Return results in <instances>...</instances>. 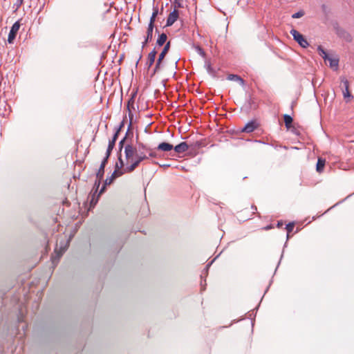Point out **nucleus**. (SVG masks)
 Wrapping results in <instances>:
<instances>
[{
    "mask_svg": "<svg viewBox=\"0 0 354 354\" xmlns=\"http://www.w3.org/2000/svg\"><path fill=\"white\" fill-rule=\"evenodd\" d=\"M227 79L230 81L237 82L242 86L245 84V81L238 75L230 74L227 76Z\"/></svg>",
    "mask_w": 354,
    "mask_h": 354,
    "instance_id": "nucleus-17",
    "label": "nucleus"
},
{
    "mask_svg": "<svg viewBox=\"0 0 354 354\" xmlns=\"http://www.w3.org/2000/svg\"><path fill=\"white\" fill-rule=\"evenodd\" d=\"M327 9H328V8H327V6H326V5H325V4L322 5V11H323L325 14H326V13H327Z\"/></svg>",
    "mask_w": 354,
    "mask_h": 354,
    "instance_id": "nucleus-40",
    "label": "nucleus"
},
{
    "mask_svg": "<svg viewBox=\"0 0 354 354\" xmlns=\"http://www.w3.org/2000/svg\"><path fill=\"white\" fill-rule=\"evenodd\" d=\"M317 51L319 53V55L325 60L326 61L327 59H328L329 55L327 54L326 50L322 48V46H318L317 47Z\"/></svg>",
    "mask_w": 354,
    "mask_h": 354,
    "instance_id": "nucleus-24",
    "label": "nucleus"
},
{
    "mask_svg": "<svg viewBox=\"0 0 354 354\" xmlns=\"http://www.w3.org/2000/svg\"><path fill=\"white\" fill-rule=\"evenodd\" d=\"M337 203H335V205H333V206H331V207H330V209L333 208V207H335V206H337Z\"/></svg>",
    "mask_w": 354,
    "mask_h": 354,
    "instance_id": "nucleus-46",
    "label": "nucleus"
},
{
    "mask_svg": "<svg viewBox=\"0 0 354 354\" xmlns=\"http://www.w3.org/2000/svg\"><path fill=\"white\" fill-rule=\"evenodd\" d=\"M326 61L329 62L330 67H334V66L337 67L338 66V63H339L338 59L331 58L330 57H329Z\"/></svg>",
    "mask_w": 354,
    "mask_h": 354,
    "instance_id": "nucleus-26",
    "label": "nucleus"
},
{
    "mask_svg": "<svg viewBox=\"0 0 354 354\" xmlns=\"http://www.w3.org/2000/svg\"><path fill=\"white\" fill-rule=\"evenodd\" d=\"M23 3V0H16V2L14 3V7L17 10Z\"/></svg>",
    "mask_w": 354,
    "mask_h": 354,
    "instance_id": "nucleus-38",
    "label": "nucleus"
},
{
    "mask_svg": "<svg viewBox=\"0 0 354 354\" xmlns=\"http://www.w3.org/2000/svg\"><path fill=\"white\" fill-rule=\"evenodd\" d=\"M149 41H147V39H145V41L142 44V49H143L145 47V46L147 45V44Z\"/></svg>",
    "mask_w": 354,
    "mask_h": 354,
    "instance_id": "nucleus-41",
    "label": "nucleus"
},
{
    "mask_svg": "<svg viewBox=\"0 0 354 354\" xmlns=\"http://www.w3.org/2000/svg\"><path fill=\"white\" fill-rule=\"evenodd\" d=\"M162 60L163 59H160V58H158L155 68L153 69V75L155 74L159 70Z\"/></svg>",
    "mask_w": 354,
    "mask_h": 354,
    "instance_id": "nucleus-29",
    "label": "nucleus"
},
{
    "mask_svg": "<svg viewBox=\"0 0 354 354\" xmlns=\"http://www.w3.org/2000/svg\"><path fill=\"white\" fill-rule=\"evenodd\" d=\"M283 120H284V122H285L286 127L288 129H290V127H291L292 122L293 121L292 118L290 115L285 114L283 115Z\"/></svg>",
    "mask_w": 354,
    "mask_h": 354,
    "instance_id": "nucleus-23",
    "label": "nucleus"
},
{
    "mask_svg": "<svg viewBox=\"0 0 354 354\" xmlns=\"http://www.w3.org/2000/svg\"><path fill=\"white\" fill-rule=\"evenodd\" d=\"M68 247V242L61 243L59 248H58L57 245L56 246L55 249V254H53L51 257L52 262L53 264H57L60 259V257L62 256V254L64 253V252L67 250Z\"/></svg>",
    "mask_w": 354,
    "mask_h": 354,
    "instance_id": "nucleus-3",
    "label": "nucleus"
},
{
    "mask_svg": "<svg viewBox=\"0 0 354 354\" xmlns=\"http://www.w3.org/2000/svg\"><path fill=\"white\" fill-rule=\"evenodd\" d=\"M295 224L294 223H289L286 226V230H287L288 234L290 233L294 228ZM289 235L287 234V238L288 239Z\"/></svg>",
    "mask_w": 354,
    "mask_h": 354,
    "instance_id": "nucleus-28",
    "label": "nucleus"
},
{
    "mask_svg": "<svg viewBox=\"0 0 354 354\" xmlns=\"http://www.w3.org/2000/svg\"><path fill=\"white\" fill-rule=\"evenodd\" d=\"M282 225H283L282 221H278L277 226H278L279 227H281V226H282Z\"/></svg>",
    "mask_w": 354,
    "mask_h": 354,
    "instance_id": "nucleus-44",
    "label": "nucleus"
},
{
    "mask_svg": "<svg viewBox=\"0 0 354 354\" xmlns=\"http://www.w3.org/2000/svg\"><path fill=\"white\" fill-rule=\"evenodd\" d=\"M102 179L97 178L95 180L93 189L91 190L90 194L88 195V199L90 200V207H93L97 204L99 197L101 194H99L98 189L101 184V180Z\"/></svg>",
    "mask_w": 354,
    "mask_h": 354,
    "instance_id": "nucleus-2",
    "label": "nucleus"
},
{
    "mask_svg": "<svg viewBox=\"0 0 354 354\" xmlns=\"http://www.w3.org/2000/svg\"><path fill=\"white\" fill-rule=\"evenodd\" d=\"M124 163L122 158L121 154L118 157V162L115 164V169L121 171L120 169L124 167Z\"/></svg>",
    "mask_w": 354,
    "mask_h": 354,
    "instance_id": "nucleus-25",
    "label": "nucleus"
},
{
    "mask_svg": "<svg viewBox=\"0 0 354 354\" xmlns=\"http://www.w3.org/2000/svg\"><path fill=\"white\" fill-rule=\"evenodd\" d=\"M124 172H125L124 170V171H119L118 169H115V171L113 172L112 175L109 178H107L105 180L104 184L101 187V189H100V190L99 192V194H103L105 192L106 185H109L113 183V181L116 178L122 176Z\"/></svg>",
    "mask_w": 354,
    "mask_h": 354,
    "instance_id": "nucleus-5",
    "label": "nucleus"
},
{
    "mask_svg": "<svg viewBox=\"0 0 354 354\" xmlns=\"http://www.w3.org/2000/svg\"><path fill=\"white\" fill-rule=\"evenodd\" d=\"M341 82L343 84L344 88H349V82L345 77H341Z\"/></svg>",
    "mask_w": 354,
    "mask_h": 354,
    "instance_id": "nucleus-34",
    "label": "nucleus"
},
{
    "mask_svg": "<svg viewBox=\"0 0 354 354\" xmlns=\"http://www.w3.org/2000/svg\"><path fill=\"white\" fill-rule=\"evenodd\" d=\"M342 92H343V95H344V98H347V97H348V98H353V95L351 94V93H350V91H349L348 88H344V89L342 91Z\"/></svg>",
    "mask_w": 354,
    "mask_h": 354,
    "instance_id": "nucleus-30",
    "label": "nucleus"
},
{
    "mask_svg": "<svg viewBox=\"0 0 354 354\" xmlns=\"http://www.w3.org/2000/svg\"><path fill=\"white\" fill-rule=\"evenodd\" d=\"M156 149H152L150 148V150H148V151H145V152H149V155L147 156L149 158L151 157V158H156L157 157V153L156 152Z\"/></svg>",
    "mask_w": 354,
    "mask_h": 354,
    "instance_id": "nucleus-31",
    "label": "nucleus"
},
{
    "mask_svg": "<svg viewBox=\"0 0 354 354\" xmlns=\"http://www.w3.org/2000/svg\"><path fill=\"white\" fill-rule=\"evenodd\" d=\"M131 125H132V120H129V126H128V129H127V133L125 134V136L124 137H127L129 133H130V129L131 127Z\"/></svg>",
    "mask_w": 354,
    "mask_h": 354,
    "instance_id": "nucleus-39",
    "label": "nucleus"
},
{
    "mask_svg": "<svg viewBox=\"0 0 354 354\" xmlns=\"http://www.w3.org/2000/svg\"><path fill=\"white\" fill-rule=\"evenodd\" d=\"M337 203H335V205H333V206H331V207H330V209L333 208V207H335V206H337Z\"/></svg>",
    "mask_w": 354,
    "mask_h": 354,
    "instance_id": "nucleus-47",
    "label": "nucleus"
},
{
    "mask_svg": "<svg viewBox=\"0 0 354 354\" xmlns=\"http://www.w3.org/2000/svg\"><path fill=\"white\" fill-rule=\"evenodd\" d=\"M337 203H335V205H333V206H331V207H330V209L333 208V207H335V206H337Z\"/></svg>",
    "mask_w": 354,
    "mask_h": 354,
    "instance_id": "nucleus-50",
    "label": "nucleus"
},
{
    "mask_svg": "<svg viewBox=\"0 0 354 354\" xmlns=\"http://www.w3.org/2000/svg\"><path fill=\"white\" fill-rule=\"evenodd\" d=\"M19 28H20V23L19 21L15 22L13 24V25L12 26V27L10 30L9 34H8V42L9 44L13 43V41L16 37L17 33Z\"/></svg>",
    "mask_w": 354,
    "mask_h": 354,
    "instance_id": "nucleus-7",
    "label": "nucleus"
},
{
    "mask_svg": "<svg viewBox=\"0 0 354 354\" xmlns=\"http://www.w3.org/2000/svg\"><path fill=\"white\" fill-rule=\"evenodd\" d=\"M334 28L338 37L347 42H351L352 41L351 35L346 30L339 27L338 24H336Z\"/></svg>",
    "mask_w": 354,
    "mask_h": 354,
    "instance_id": "nucleus-6",
    "label": "nucleus"
},
{
    "mask_svg": "<svg viewBox=\"0 0 354 354\" xmlns=\"http://www.w3.org/2000/svg\"><path fill=\"white\" fill-rule=\"evenodd\" d=\"M217 258L215 257L213 260H212L209 263L207 264L205 268L204 269V272L205 273V274H207V272H208V270L209 268V267L212 266V264L214 263V261H215V259Z\"/></svg>",
    "mask_w": 354,
    "mask_h": 354,
    "instance_id": "nucleus-36",
    "label": "nucleus"
},
{
    "mask_svg": "<svg viewBox=\"0 0 354 354\" xmlns=\"http://www.w3.org/2000/svg\"><path fill=\"white\" fill-rule=\"evenodd\" d=\"M117 133H114L111 140H109L108 147L106 152V156L110 157L111 153L115 147V142L118 139Z\"/></svg>",
    "mask_w": 354,
    "mask_h": 354,
    "instance_id": "nucleus-13",
    "label": "nucleus"
},
{
    "mask_svg": "<svg viewBox=\"0 0 354 354\" xmlns=\"http://www.w3.org/2000/svg\"><path fill=\"white\" fill-rule=\"evenodd\" d=\"M158 14V7H153V12L150 17L149 25H154V22L156 21V18Z\"/></svg>",
    "mask_w": 354,
    "mask_h": 354,
    "instance_id": "nucleus-22",
    "label": "nucleus"
},
{
    "mask_svg": "<svg viewBox=\"0 0 354 354\" xmlns=\"http://www.w3.org/2000/svg\"><path fill=\"white\" fill-rule=\"evenodd\" d=\"M125 140H126V137H124L120 142H119V145H118V149H119V151L121 152L123 147H124V143L125 142Z\"/></svg>",
    "mask_w": 354,
    "mask_h": 354,
    "instance_id": "nucleus-37",
    "label": "nucleus"
},
{
    "mask_svg": "<svg viewBox=\"0 0 354 354\" xmlns=\"http://www.w3.org/2000/svg\"><path fill=\"white\" fill-rule=\"evenodd\" d=\"M337 203H335V205H333V206H331V207H330V209L333 208V207H335V206H337Z\"/></svg>",
    "mask_w": 354,
    "mask_h": 354,
    "instance_id": "nucleus-48",
    "label": "nucleus"
},
{
    "mask_svg": "<svg viewBox=\"0 0 354 354\" xmlns=\"http://www.w3.org/2000/svg\"><path fill=\"white\" fill-rule=\"evenodd\" d=\"M174 9L178 10V8H183L182 0H174L173 1Z\"/></svg>",
    "mask_w": 354,
    "mask_h": 354,
    "instance_id": "nucleus-27",
    "label": "nucleus"
},
{
    "mask_svg": "<svg viewBox=\"0 0 354 354\" xmlns=\"http://www.w3.org/2000/svg\"><path fill=\"white\" fill-rule=\"evenodd\" d=\"M154 25H148L147 30V36L145 39L147 41H151L153 39V31Z\"/></svg>",
    "mask_w": 354,
    "mask_h": 354,
    "instance_id": "nucleus-21",
    "label": "nucleus"
},
{
    "mask_svg": "<svg viewBox=\"0 0 354 354\" xmlns=\"http://www.w3.org/2000/svg\"><path fill=\"white\" fill-rule=\"evenodd\" d=\"M167 39V36L165 33L163 32V33L159 35V36L157 39V41H156V44L158 46H162L166 42Z\"/></svg>",
    "mask_w": 354,
    "mask_h": 354,
    "instance_id": "nucleus-19",
    "label": "nucleus"
},
{
    "mask_svg": "<svg viewBox=\"0 0 354 354\" xmlns=\"http://www.w3.org/2000/svg\"><path fill=\"white\" fill-rule=\"evenodd\" d=\"M354 1V0H353Z\"/></svg>",
    "mask_w": 354,
    "mask_h": 354,
    "instance_id": "nucleus-51",
    "label": "nucleus"
},
{
    "mask_svg": "<svg viewBox=\"0 0 354 354\" xmlns=\"http://www.w3.org/2000/svg\"><path fill=\"white\" fill-rule=\"evenodd\" d=\"M179 16V12L176 9H174V10L169 15L167 22H166V26L169 27L172 26L175 21H177Z\"/></svg>",
    "mask_w": 354,
    "mask_h": 354,
    "instance_id": "nucleus-8",
    "label": "nucleus"
},
{
    "mask_svg": "<svg viewBox=\"0 0 354 354\" xmlns=\"http://www.w3.org/2000/svg\"><path fill=\"white\" fill-rule=\"evenodd\" d=\"M141 59H142V55H140L139 58H138V61H137V62H136V66H138V63H139V62H140V60Z\"/></svg>",
    "mask_w": 354,
    "mask_h": 354,
    "instance_id": "nucleus-42",
    "label": "nucleus"
},
{
    "mask_svg": "<svg viewBox=\"0 0 354 354\" xmlns=\"http://www.w3.org/2000/svg\"><path fill=\"white\" fill-rule=\"evenodd\" d=\"M271 228H272L271 225H268V226L265 227L266 230H269V229H271Z\"/></svg>",
    "mask_w": 354,
    "mask_h": 354,
    "instance_id": "nucleus-45",
    "label": "nucleus"
},
{
    "mask_svg": "<svg viewBox=\"0 0 354 354\" xmlns=\"http://www.w3.org/2000/svg\"><path fill=\"white\" fill-rule=\"evenodd\" d=\"M148 150H150V148L142 142H138L136 147L131 144L127 145L124 147L125 158L131 164L124 169V171L127 173L133 171L142 161L149 159L145 152Z\"/></svg>",
    "mask_w": 354,
    "mask_h": 354,
    "instance_id": "nucleus-1",
    "label": "nucleus"
},
{
    "mask_svg": "<svg viewBox=\"0 0 354 354\" xmlns=\"http://www.w3.org/2000/svg\"><path fill=\"white\" fill-rule=\"evenodd\" d=\"M196 50L200 55H201L202 57H205V53L201 47H200L199 46H197L196 47Z\"/></svg>",
    "mask_w": 354,
    "mask_h": 354,
    "instance_id": "nucleus-35",
    "label": "nucleus"
},
{
    "mask_svg": "<svg viewBox=\"0 0 354 354\" xmlns=\"http://www.w3.org/2000/svg\"><path fill=\"white\" fill-rule=\"evenodd\" d=\"M205 67L209 75L213 77H217V71L212 66L211 63L209 61H205Z\"/></svg>",
    "mask_w": 354,
    "mask_h": 354,
    "instance_id": "nucleus-16",
    "label": "nucleus"
},
{
    "mask_svg": "<svg viewBox=\"0 0 354 354\" xmlns=\"http://www.w3.org/2000/svg\"><path fill=\"white\" fill-rule=\"evenodd\" d=\"M136 95V93H134L131 95V97L129 99L127 102V110H128V115L129 118V120H133V115L132 113L131 109H135L134 107V102H135V96Z\"/></svg>",
    "mask_w": 354,
    "mask_h": 354,
    "instance_id": "nucleus-9",
    "label": "nucleus"
},
{
    "mask_svg": "<svg viewBox=\"0 0 354 354\" xmlns=\"http://www.w3.org/2000/svg\"><path fill=\"white\" fill-rule=\"evenodd\" d=\"M124 125V119L121 122L120 124L118 126V127L115 129V133H117V136L118 137L120 132L122 129V128Z\"/></svg>",
    "mask_w": 354,
    "mask_h": 354,
    "instance_id": "nucleus-33",
    "label": "nucleus"
},
{
    "mask_svg": "<svg viewBox=\"0 0 354 354\" xmlns=\"http://www.w3.org/2000/svg\"><path fill=\"white\" fill-rule=\"evenodd\" d=\"M259 127V124L254 120H251L248 122L244 127L241 129L242 132L245 133H252L255 129H257Z\"/></svg>",
    "mask_w": 354,
    "mask_h": 354,
    "instance_id": "nucleus-10",
    "label": "nucleus"
},
{
    "mask_svg": "<svg viewBox=\"0 0 354 354\" xmlns=\"http://www.w3.org/2000/svg\"><path fill=\"white\" fill-rule=\"evenodd\" d=\"M174 149L178 153H183L189 149V145L186 142H182L174 147Z\"/></svg>",
    "mask_w": 354,
    "mask_h": 354,
    "instance_id": "nucleus-12",
    "label": "nucleus"
},
{
    "mask_svg": "<svg viewBox=\"0 0 354 354\" xmlns=\"http://www.w3.org/2000/svg\"><path fill=\"white\" fill-rule=\"evenodd\" d=\"M109 157L108 156H106L103 158L102 162H101V165L100 166V168L96 174V178H100V179H102L103 177H104V168L106 167V165L107 164L108 162V160H109Z\"/></svg>",
    "mask_w": 354,
    "mask_h": 354,
    "instance_id": "nucleus-11",
    "label": "nucleus"
},
{
    "mask_svg": "<svg viewBox=\"0 0 354 354\" xmlns=\"http://www.w3.org/2000/svg\"><path fill=\"white\" fill-rule=\"evenodd\" d=\"M160 167H164V168H167V167H170V165L165 164V165H160Z\"/></svg>",
    "mask_w": 354,
    "mask_h": 354,
    "instance_id": "nucleus-43",
    "label": "nucleus"
},
{
    "mask_svg": "<svg viewBox=\"0 0 354 354\" xmlns=\"http://www.w3.org/2000/svg\"><path fill=\"white\" fill-rule=\"evenodd\" d=\"M169 48H170V41H168L165 45L162 52L160 53V55L158 56V58H160V59H163L165 58V55L167 54L168 51L169 50Z\"/></svg>",
    "mask_w": 354,
    "mask_h": 354,
    "instance_id": "nucleus-20",
    "label": "nucleus"
},
{
    "mask_svg": "<svg viewBox=\"0 0 354 354\" xmlns=\"http://www.w3.org/2000/svg\"><path fill=\"white\" fill-rule=\"evenodd\" d=\"M304 15V12L302 11V10H300L299 12H297L294 13L292 15V17L293 19H298V18H300V17H303Z\"/></svg>",
    "mask_w": 354,
    "mask_h": 354,
    "instance_id": "nucleus-32",
    "label": "nucleus"
},
{
    "mask_svg": "<svg viewBox=\"0 0 354 354\" xmlns=\"http://www.w3.org/2000/svg\"><path fill=\"white\" fill-rule=\"evenodd\" d=\"M293 39L301 46L302 48H307L309 46L308 41L304 38L303 35L295 29H292L290 32Z\"/></svg>",
    "mask_w": 354,
    "mask_h": 354,
    "instance_id": "nucleus-4",
    "label": "nucleus"
},
{
    "mask_svg": "<svg viewBox=\"0 0 354 354\" xmlns=\"http://www.w3.org/2000/svg\"><path fill=\"white\" fill-rule=\"evenodd\" d=\"M326 163V160L322 158H318L316 170L318 173H322L324 170V166Z\"/></svg>",
    "mask_w": 354,
    "mask_h": 354,
    "instance_id": "nucleus-18",
    "label": "nucleus"
},
{
    "mask_svg": "<svg viewBox=\"0 0 354 354\" xmlns=\"http://www.w3.org/2000/svg\"><path fill=\"white\" fill-rule=\"evenodd\" d=\"M337 203H335V205H333V206H331V207H330V209L333 208V207H335V206H337Z\"/></svg>",
    "mask_w": 354,
    "mask_h": 354,
    "instance_id": "nucleus-49",
    "label": "nucleus"
},
{
    "mask_svg": "<svg viewBox=\"0 0 354 354\" xmlns=\"http://www.w3.org/2000/svg\"><path fill=\"white\" fill-rule=\"evenodd\" d=\"M157 52L155 48H153L148 55L147 62L146 63V66L148 68H149L154 63L156 55Z\"/></svg>",
    "mask_w": 354,
    "mask_h": 354,
    "instance_id": "nucleus-15",
    "label": "nucleus"
},
{
    "mask_svg": "<svg viewBox=\"0 0 354 354\" xmlns=\"http://www.w3.org/2000/svg\"><path fill=\"white\" fill-rule=\"evenodd\" d=\"M173 149H174L173 145H171L169 142H162L160 143L158 145V147L156 148V149H157V150L165 151V152L169 151Z\"/></svg>",
    "mask_w": 354,
    "mask_h": 354,
    "instance_id": "nucleus-14",
    "label": "nucleus"
}]
</instances>
